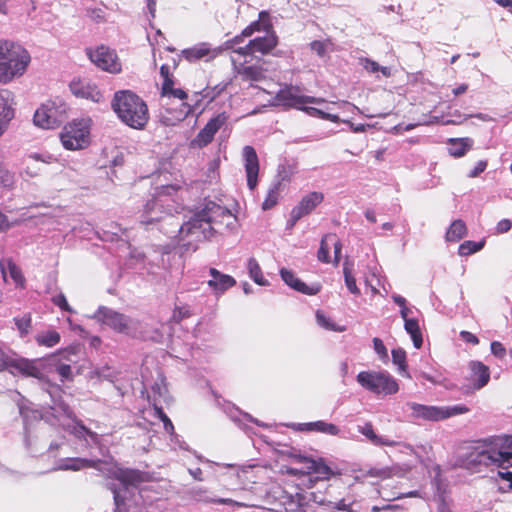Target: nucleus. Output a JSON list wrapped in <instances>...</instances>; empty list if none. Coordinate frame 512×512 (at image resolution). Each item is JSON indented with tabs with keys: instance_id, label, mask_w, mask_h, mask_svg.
<instances>
[{
	"instance_id": "42",
	"label": "nucleus",
	"mask_w": 512,
	"mask_h": 512,
	"mask_svg": "<svg viewBox=\"0 0 512 512\" xmlns=\"http://www.w3.org/2000/svg\"><path fill=\"white\" fill-rule=\"evenodd\" d=\"M344 281L347 289L354 295H360V289L356 285V279L352 274V269L348 261L343 264Z\"/></svg>"
},
{
	"instance_id": "39",
	"label": "nucleus",
	"mask_w": 512,
	"mask_h": 512,
	"mask_svg": "<svg viewBox=\"0 0 512 512\" xmlns=\"http://www.w3.org/2000/svg\"><path fill=\"white\" fill-rule=\"evenodd\" d=\"M247 269L249 276L256 284L260 286H265L268 284V281L264 278L261 267L255 258L252 257L248 259Z\"/></svg>"
},
{
	"instance_id": "43",
	"label": "nucleus",
	"mask_w": 512,
	"mask_h": 512,
	"mask_svg": "<svg viewBox=\"0 0 512 512\" xmlns=\"http://www.w3.org/2000/svg\"><path fill=\"white\" fill-rule=\"evenodd\" d=\"M360 65L369 73L381 72L385 77L390 76V69L388 67L380 66L376 61L369 58H360Z\"/></svg>"
},
{
	"instance_id": "28",
	"label": "nucleus",
	"mask_w": 512,
	"mask_h": 512,
	"mask_svg": "<svg viewBox=\"0 0 512 512\" xmlns=\"http://www.w3.org/2000/svg\"><path fill=\"white\" fill-rule=\"evenodd\" d=\"M188 494L193 500H195L197 502L217 503V504H225V505L238 506V507L243 506L242 503L237 502L230 498L211 497L208 495L207 490L204 488H201V487H195V488L190 489Z\"/></svg>"
},
{
	"instance_id": "20",
	"label": "nucleus",
	"mask_w": 512,
	"mask_h": 512,
	"mask_svg": "<svg viewBox=\"0 0 512 512\" xmlns=\"http://www.w3.org/2000/svg\"><path fill=\"white\" fill-rule=\"evenodd\" d=\"M48 394L51 397V404L49 408L51 410V415L55 419L52 421L47 417V421L52 425H56L60 423L62 417L71 418L73 412L70 409L69 405L66 404L60 396V389L56 386H51L50 390H48Z\"/></svg>"
},
{
	"instance_id": "23",
	"label": "nucleus",
	"mask_w": 512,
	"mask_h": 512,
	"mask_svg": "<svg viewBox=\"0 0 512 512\" xmlns=\"http://www.w3.org/2000/svg\"><path fill=\"white\" fill-rule=\"evenodd\" d=\"M104 463L101 460H92L86 458H66L58 462L57 466L53 470H72L79 471L84 468H95L103 472L102 465Z\"/></svg>"
},
{
	"instance_id": "7",
	"label": "nucleus",
	"mask_w": 512,
	"mask_h": 512,
	"mask_svg": "<svg viewBox=\"0 0 512 512\" xmlns=\"http://www.w3.org/2000/svg\"><path fill=\"white\" fill-rule=\"evenodd\" d=\"M356 380L361 387L377 396H391L399 391L397 380L385 370L361 371Z\"/></svg>"
},
{
	"instance_id": "22",
	"label": "nucleus",
	"mask_w": 512,
	"mask_h": 512,
	"mask_svg": "<svg viewBox=\"0 0 512 512\" xmlns=\"http://www.w3.org/2000/svg\"><path fill=\"white\" fill-rule=\"evenodd\" d=\"M13 94L7 89L0 90V136L14 117Z\"/></svg>"
},
{
	"instance_id": "14",
	"label": "nucleus",
	"mask_w": 512,
	"mask_h": 512,
	"mask_svg": "<svg viewBox=\"0 0 512 512\" xmlns=\"http://www.w3.org/2000/svg\"><path fill=\"white\" fill-rule=\"evenodd\" d=\"M41 360L34 359L29 360L21 357H6L3 360V366L9 370H15L16 372L29 377L41 378L42 370L40 368ZM13 373V371H11Z\"/></svg>"
},
{
	"instance_id": "63",
	"label": "nucleus",
	"mask_w": 512,
	"mask_h": 512,
	"mask_svg": "<svg viewBox=\"0 0 512 512\" xmlns=\"http://www.w3.org/2000/svg\"><path fill=\"white\" fill-rule=\"evenodd\" d=\"M487 167L486 160H480L476 163L475 167L468 173V177L475 178L479 176Z\"/></svg>"
},
{
	"instance_id": "35",
	"label": "nucleus",
	"mask_w": 512,
	"mask_h": 512,
	"mask_svg": "<svg viewBox=\"0 0 512 512\" xmlns=\"http://www.w3.org/2000/svg\"><path fill=\"white\" fill-rule=\"evenodd\" d=\"M48 111L50 110L46 107V104H43L36 110L33 117V121L36 126L43 129L55 128V117L52 116Z\"/></svg>"
},
{
	"instance_id": "1",
	"label": "nucleus",
	"mask_w": 512,
	"mask_h": 512,
	"mask_svg": "<svg viewBox=\"0 0 512 512\" xmlns=\"http://www.w3.org/2000/svg\"><path fill=\"white\" fill-rule=\"evenodd\" d=\"M234 219L229 209L214 201H205L203 207L197 211L187 222L175 223V232L179 231V241L184 245H192L193 242H200L209 238L213 233L212 224L224 223L229 226Z\"/></svg>"
},
{
	"instance_id": "5",
	"label": "nucleus",
	"mask_w": 512,
	"mask_h": 512,
	"mask_svg": "<svg viewBox=\"0 0 512 512\" xmlns=\"http://www.w3.org/2000/svg\"><path fill=\"white\" fill-rule=\"evenodd\" d=\"M30 60L28 51L20 44L0 41V82L8 83L23 75Z\"/></svg>"
},
{
	"instance_id": "12",
	"label": "nucleus",
	"mask_w": 512,
	"mask_h": 512,
	"mask_svg": "<svg viewBox=\"0 0 512 512\" xmlns=\"http://www.w3.org/2000/svg\"><path fill=\"white\" fill-rule=\"evenodd\" d=\"M87 54L98 68L113 74L121 72L119 58L116 52L109 47L101 45L94 50L88 49Z\"/></svg>"
},
{
	"instance_id": "58",
	"label": "nucleus",
	"mask_w": 512,
	"mask_h": 512,
	"mask_svg": "<svg viewBox=\"0 0 512 512\" xmlns=\"http://www.w3.org/2000/svg\"><path fill=\"white\" fill-rule=\"evenodd\" d=\"M373 347L381 360L385 361L388 359V351L380 338L375 337L373 339Z\"/></svg>"
},
{
	"instance_id": "31",
	"label": "nucleus",
	"mask_w": 512,
	"mask_h": 512,
	"mask_svg": "<svg viewBox=\"0 0 512 512\" xmlns=\"http://www.w3.org/2000/svg\"><path fill=\"white\" fill-rule=\"evenodd\" d=\"M52 160L53 157L51 155H41L37 153L30 154L27 157L26 167L20 174L23 177H36L41 172L40 166H38L36 163L39 161L42 163H50Z\"/></svg>"
},
{
	"instance_id": "47",
	"label": "nucleus",
	"mask_w": 512,
	"mask_h": 512,
	"mask_svg": "<svg viewBox=\"0 0 512 512\" xmlns=\"http://www.w3.org/2000/svg\"><path fill=\"white\" fill-rule=\"evenodd\" d=\"M279 189L280 183L277 182L273 184L272 187L268 190L267 196L262 203L263 210H270L277 204L279 197Z\"/></svg>"
},
{
	"instance_id": "4",
	"label": "nucleus",
	"mask_w": 512,
	"mask_h": 512,
	"mask_svg": "<svg viewBox=\"0 0 512 512\" xmlns=\"http://www.w3.org/2000/svg\"><path fill=\"white\" fill-rule=\"evenodd\" d=\"M109 478L116 479L118 483H109L108 487L113 493L115 511L128 512L127 500L133 494V490L144 482L147 478L146 473L134 469H123L112 466L107 470Z\"/></svg>"
},
{
	"instance_id": "33",
	"label": "nucleus",
	"mask_w": 512,
	"mask_h": 512,
	"mask_svg": "<svg viewBox=\"0 0 512 512\" xmlns=\"http://www.w3.org/2000/svg\"><path fill=\"white\" fill-rule=\"evenodd\" d=\"M314 501L321 504V505H327L331 507L332 509H336L341 512H356L353 510V501L347 498H342L339 500H330L326 497H318L317 495L313 494Z\"/></svg>"
},
{
	"instance_id": "6",
	"label": "nucleus",
	"mask_w": 512,
	"mask_h": 512,
	"mask_svg": "<svg viewBox=\"0 0 512 512\" xmlns=\"http://www.w3.org/2000/svg\"><path fill=\"white\" fill-rule=\"evenodd\" d=\"M473 455L474 462L487 467L505 468L512 466V435L491 440L482 449H477Z\"/></svg>"
},
{
	"instance_id": "51",
	"label": "nucleus",
	"mask_w": 512,
	"mask_h": 512,
	"mask_svg": "<svg viewBox=\"0 0 512 512\" xmlns=\"http://www.w3.org/2000/svg\"><path fill=\"white\" fill-rule=\"evenodd\" d=\"M510 466L502 468L497 467L499 470L497 476L494 478L496 482L499 480L504 481L506 486H499L501 492L512 491V472L508 470Z\"/></svg>"
},
{
	"instance_id": "30",
	"label": "nucleus",
	"mask_w": 512,
	"mask_h": 512,
	"mask_svg": "<svg viewBox=\"0 0 512 512\" xmlns=\"http://www.w3.org/2000/svg\"><path fill=\"white\" fill-rule=\"evenodd\" d=\"M70 90L76 96L85 99L97 101L99 92L95 86H91L89 82L77 80L70 83Z\"/></svg>"
},
{
	"instance_id": "50",
	"label": "nucleus",
	"mask_w": 512,
	"mask_h": 512,
	"mask_svg": "<svg viewBox=\"0 0 512 512\" xmlns=\"http://www.w3.org/2000/svg\"><path fill=\"white\" fill-rule=\"evenodd\" d=\"M300 110L306 112L310 116L319 117L334 123H338L340 121V118L337 115L324 112L323 110L315 107H307L306 105H302Z\"/></svg>"
},
{
	"instance_id": "25",
	"label": "nucleus",
	"mask_w": 512,
	"mask_h": 512,
	"mask_svg": "<svg viewBox=\"0 0 512 512\" xmlns=\"http://www.w3.org/2000/svg\"><path fill=\"white\" fill-rule=\"evenodd\" d=\"M297 429L299 431H314L330 436L349 438L348 436L342 434L341 429L337 425L322 420L307 423H299Z\"/></svg>"
},
{
	"instance_id": "24",
	"label": "nucleus",
	"mask_w": 512,
	"mask_h": 512,
	"mask_svg": "<svg viewBox=\"0 0 512 512\" xmlns=\"http://www.w3.org/2000/svg\"><path fill=\"white\" fill-rule=\"evenodd\" d=\"M280 276L286 285L300 293L306 295H315L320 291L319 285L309 286L305 284L299 278H297L291 270H288L286 268L280 269Z\"/></svg>"
},
{
	"instance_id": "34",
	"label": "nucleus",
	"mask_w": 512,
	"mask_h": 512,
	"mask_svg": "<svg viewBox=\"0 0 512 512\" xmlns=\"http://www.w3.org/2000/svg\"><path fill=\"white\" fill-rule=\"evenodd\" d=\"M225 412L227 413V415L231 418L232 421H234L235 423H237L241 428H243L244 430L247 429V423H255L257 425H261L260 422L257 420V419H254L251 415H249L248 413H244L242 411H240L238 408H236L235 406H232V405H229L226 409H225Z\"/></svg>"
},
{
	"instance_id": "11",
	"label": "nucleus",
	"mask_w": 512,
	"mask_h": 512,
	"mask_svg": "<svg viewBox=\"0 0 512 512\" xmlns=\"http://www.w3.org/2000/svg\"><path fill=\"white\" fill-rule=\"evenodd\" d=\"M324 102L325 100L322 98L301 95L298 88L292 86L280 90L275 96V105L283 106L286 109L295 108L300 110L302 105L321 104Z\"/></svg>"
},
{
	"instance_id": "15",
	"label": "nucleus",
	"mask_w": 512,
	"mask_h": 512,
	"mask_svg": "<svg viewBox=\"0 0 512 512\" xmlns=\"http://www.w3.org/2000/svg\"><path fill=\"white\" fill-rule=\"evenodd\" d=\"M228 117L223 113H219L211 118L207 124L199 131L197 136L192 140L194 147L202 148L212 142L215 134L226 123Z\"/></svg>"
},
{
	"instance_id": "61",
	"label": "nucleus",
	"mask_w": 512,
	"mask_h": 512,
	"mask_svg": "<svg viewBox=\"0 0 512 512\" xmlns=\"http://www.w3.org/2000/svg\"><path fill=\"white\" fill-rule=\"evenodd\" d=\"M75 435L79 438L83 437L84 435L89 436L94 442L97 441L98 435L95 432L90 431L85 426L80 425L75 428Z\"/></svg>"
},
{
	"instance_id": "45",
	"label": "nucleus",
	"mask_w": 512,
	"mask_h": 512,
	"mask_svg": "<svg viewBox=\"0 0 512 512\" xmlns=\"http://www.w3.org/2000/svg\"><path fill=\"white\" fill-rule=\"evenodd\" d=\"M484 245H485L484 240L478 241V242L471 241V240L464 241L459 246L458 254L460 256L471 255L473 253L480 251L484 247Z\"/></svg>"
},
{
	"instance_id": "46",
	"label": "nucleus",
	"mask_w": 512,
	"mask_h": 512,
	"mask_svg": "<svg viewBox=\"0 0 512 512\" xmlns=\"http://www.w3.org/2000/svg\"><path fill=\"white\" fill-rule=\"evenodd\" d=\"M15 185V175L0 162V187L12 190Z\"/></svg>"
},
{
	"instance_id": "2",
	"label": "nucleus",
	"mask_w": 512,
	"mask_h": 512,
	"mask_svg": "<svg viewBox=\"0 0 512 512\" xmlns=\"http://www.w3.org/2000/svg\"><path fill=\"white\" fill-rule=\"evenodd\" d=\"M179 189L178 185H165L160 188L157 195L148 200L144 205L143 211L139 217L140 223L144 225L154 224L156 222H164L170 228L161 227V231L169 237H177L179 239V231L175 230V223L180 221L172 215V211L176 208L169 197Z\"/></svg>"
},
{
	"instance_id": "57",
	"label": "nucleus",
	"mask_w": 512,
	"mask_h": 512,
	"mask_svg": "<svg viewBox=\"0 0 512 512\" xmlns=\"http://www.w3.org/2000/svg\"><path fill=\"white\" fill-rule=\"evenodd\" d=\"M52 302L54 305L59 307L61 310L72 313L74 312L71 306L68 304L66 297L63 293L55 295L52 297Z\"/></svg>"
},
{
	"instance_id": "56",
	"label": "nucleus",
	"mask_w": 512,
	"mask_h": 512,
	"mask_svg": "<svg viewBox=\"0 0 512 512\" xmlns=\"http://www.w3.org/2000/svg\"><path fill=\"white\" fill-rule=\"evenodd\" d=\"M56 371L61 377V381L70 380L72 378V369L69 363H57Z\"/></svg>"
},
{
	"instance_id": "3",
	"label": "nucleus",
	"mask_w": 512,
	"mask_h": 512,
	"mask_svg": "<svg viewBox=\"0 0 512 512\" xmlns=\"http://www.w3.org/2000/svg\"><path fill=\"white\" fill-rule=\"evenodd\" d=\"M111 106L118 118L131 128L142 129L148 122L147 104L130 90L117 91L114 94Z\"/></svg>"
},
{
	"instance_id": "32",
	"label": "nucleus",
	"mask_w": 512,
	"mask_h": 512,
	"mask_svg": "<svg viewBox=\"0 0 512 512\" xmlns=\"http://www.w3.org/2000/svg\"><path fill=\"white\" fill-rule=\"evenodd\" d=\"M473 140L469 137L450 139L448 144L449 154L454 157H462L473 146Z\"/></svg>"
},
{
	"instance_id": "55",
	"label": "nucleus",
	"mask_w": 512,
	"mask_h": 512,
	"mask_svg": "<svg viewBox=\"0 0 512 512\" xmlns=\"http://www.w3.org/2000/svg\"><path fill=\"white\" fill-rule=\"evenodd\" d=\"M77 347H70L59 353V363H75L77 361Z\"/></svg>"
},
{
	"instance_id": "37",
	"label": "nucleus",
	"mask_w": 512,
	"mask_h": 512,
	"mask_svg": "<svg viewBox=\"0 0 512 512\" xmlns=\"http://www.w3.org/2000/svg\"><path fill=\"white\" fill-rule=\"evenodd\" d=\"M265 17H268L267 12H260L259 20L254 21L250 25H248L242 31V35L250 37L253 35L254 32L264 31L265 33H267V31H271V25L264 19Z\"/></svg>"
},
{
	"instance_id": "29",
	"label": "nucleus",
	"mask_w": 512,
	"mask_h": 512,
	"mask_svg": "<svg viewBox=\"0 0 512 512\" xmlns=\"http://www.w3.org/2000/svg\"><path fill=\"white\" fill-rule=\"evenodd\" d=\"M237 73L243 81L259 82L265 79V69L261 64H240Z\"/></svg>"
},
{
	"instance_id": "62",
	"label": "nucleus",
	"mask_w": 512,
	"mask_h": 512,
	"mask_svg": "<svg viewBox=\"0 0 512 512\" xmlns=\"http://www.w3.org/2000/svg\"><path fill=\"white\" fill-rule=\"evenodd\" d=\"M316 321L319 326L325 329L335 330L330 320L321 311L316 312Z\"/></svg>"
},
{
	"instance_id": "44",
	"label": "nucleus",
	"mask_w": 512,
	"mask_h": 512,
	"mask_svg": "<svg viewBox=\"0 0 512 512\" xmlns=\"http://www.w3.org/2000/svg\"><path fill=\"white\" fill-rule=\"evenodd\" d=\"M392 361L403 376L410 377L407 372L406 352L402 348L392 350Z\"/></svg>"
},
{
	"instance_id": "9",
	"label": "nucleus",
	"mask_w": 512,
	"mask_h": 512,
	"mask_svg": "<svg viewBox=\"0 0 512 512\" xmlns=\"http://www.w3.org/2000/svg\"><path fill=\"white\" fill-rule=\"evenodd\" d=\"M406 407L411 410L412 418L426 421H440L469 412V408L465 405L438 407L423 405L416 402H407Z\"/></svg>"
},
{
	"instance_id": "10",
	"label": "nucleus",
	"mask_w": 512,
	"mask_h": 512,
	"mask_svg": "<svg viewBox=\"0 0 512 512\" xmlns=\"http://www.w3.org/2000/svg\"><path fill=\"white\" fill-rule=\"evenodd\" d=\"M89 126L86 120L69 123L60 134L62 145L67 150H79L89 144Z\"/></svg>"
},
{
	"instance_id": "16",
	"label": "nucleus",
	"mask_w": 512,
	"mask_h": 512,
	"mask_svg": "<svg viewBox=\"0 0 512 512\" xmlns=\"http://www.w3.org/2000/svg\"><path fill=\"white\" fill-rule=\"evenodd\" d=\"M18 406H19L20 415L23 417V421L25 424V430H26L25 444H26L28 451L33 455L42 453V450L45 448L46 444L41 442V439H40L41 437L39 434L32 435L30 433V431L28 430V420L30 417V413L32 414V417L37 420H40L43 416L38 411H32L28 407L24 406L23 404H19Z\"/></svg>"
},
{
	"instance_id": "48",
	"label": "nucleus",
	"mask_w": 512,
	"mask_h": 512,
	"mask_svg": "<svg viewBox=\"0 0 512 512\" xmlns=\"http://www.w3.org/2000/svg\"><path fill=\"white\" fill-rule=\"evenodd\" d=\"M162 96L164 97H174V98H178L180 100H183L185 98H187V94L184 90L180 89V88H174L173 87V81L172 80H168L166 82H163L162 84Z\"/></svg>"
},
{
	"instance_id": "38",
	"label": "nucleus",
	"mask_w": 512,
	"mask_h": 512,
	"mask_svg": "<svg viewBox=\"0 0 512 512\" xmlns=\"http://www.w3.org/2000/svg\"><path fill=\"white\" fill-rule=\"evenodd\" d=\"M467 233L465 223L460 220H454L446 232V240L449 242L460 241Z\"/></svg>"
},
{
	"instance_id": "54",
	"label": "nucleus",
	"mask_w": 512,
	"mask_h": 512,
	"mask_svg": "<svg viewBox=\"0 0 512 512\" xmlns=\"http://www.w3.org/2000/svg\"><path fill=\"white\" fill-rule=\"evenodd\" d=\"M8 269H9L10 277L13 279L15 284L17 286L23 287L24 286V282H25V278H24L20 268L16 264H14L13 262L9 261Z\"/></svg>"
},
{
	"instance_id": "59",
	"label": "nucleus",
	"mask_w": 512,
	"mask_h": 512,
	"mask_svg": "<svg viewBox=\"0 0 512 512\" xmlns=\"http://www.w3.org/2000/svg\"><path fill=\"white\" fill-rule=\"evenodd\" d=\"M491 353L498 359H503L506 356V348L499 341H492L490 344Z\"/></svg>"
},
{
	"instance_id": "40",
	"label": "nucleus",
	"mask_w": 512,
	"mask_h": 512,
	"mask_svg": "<svg viewBox=\"0 0 512 512\" xmlns=\"http://www.w3.org/2000/svg\"><path fill=\"white\" fill-rule=\"evenodd\" d=\"M45 104L50 110V114L55 117V127L59 126L66 118V104L61 101L59 103L51 101Z\"/></svg>"
},
{
	"instance_id": "41",
	"label": "nucleus",
	"mask_w": 512,
	"mask_h": 512,
	"mask_svg": "<svg viewBox=\"0 0 512 512\" xmlns=\"http://www.w3.org/2000/svg\"><path fill=\"white\" fill-rule=\"evenodd\" d=\"M335 238H336V235L332 234V233L325 234L322 237L320 247L317 252V258L320 262H323V263L330 262V256H329L330 244Z\"/></svg>"
},
{
	"instance_id": "21",
	"label": "nucleus",
	"mask_w": 512,
	"mask_h": 512,
	"mask_svg": "<svg viewBox=\"0 0 512 512\" xmlns=\"http://www.w3.org/2000/svg\"><path fill=\"white\" fill-rule=\"evenodd\" d=\"M471 388L480 390L486 386L490 380L489 367L480 361L469 362Z\"/></svg>"
},
{
	"instance_id": "19",
	"label": "nucleus",
	"mask_w": 512,
	"mask_h": 512,
	"mask_svg": "<svg viewBox=\"0 0 512 512\" xmlns=\"http://www.w3.org/2000/svg\"><path fill=\"white\" fill-rule=\"evenodd\" d=\"M244 167L247 177V186L254 190L257 186L259 173V159L256 150L252 146H245L242 151Z\"/></svg>"
},
{
	"instance_id": "53",
	"label": "nucleus",
	"mask_w": 512,
	"mask_h": 512,
	"mask_svg": "<svg viewBox=\"0 0 512 512\" xmlns=\"http://www.w3.org/2000/svg\"><path fill=\"white\" fill-rule=\"evenodd\" d=\"M392 299L400 307V315L402 319L404 321H406V319H411L409 315L412 314V310L406 306V299L398 294H393Z\"/></svg>"
},
{
	"instance_id": "64",
	"label": "nucleus",
	"mask_w": 512,
	"mask_h": 512,
	"mask_svg": "<svg viewBox=\"0 0 512 512\" xmlns=\"http://www.w3.org/2000/svg\"><path fill=\"white\" fill-rule=\"evenodd\" d=\"M190 316V311L188 308L186 307H179V308H176L173 312V319L176 321V322H179L181 321L182 319L186 318V317H189Z\"/></svg>"
},
{
	"instance_id": "27",
	"label": "nucleus",
	"mask_w": 512,
	"mask_h": 512,
	"mask_svg": "<svg viewBox=\"0 0 512 512\" xmlns=\"http://www.w3.org/2000/svg\"><path fill=\"white\" fill-rule=\"evenodd\" d=\"M357 430L359 433L365 436L366 439L374 446L393 447L400 444L397 441L376 434L371 422H366L363 425H358Z\"/></svg>"
},
{
	"instance_id": "52",
	"label": "nucleus",
	"mask_w": 512,
	"mask_h": 512,
	"mask_svg": "<svg viewBox=\"0 0 512 512\" xmlns=\"http://www.w3.org/2000/svg\"><path fill=\"white\" fill-rule=\"evenodd\" d=\"M36 341L39 345L46 347H53L60 341V335L56 331H47L36 337Z\"/></svg>"
},
{
	"instance_id": "8",
	"label": "nucleus",
	"mask_w": 512,
	"mask_h": 512,
	"mask_svg": "<svg viewBox=\"0 0 512 512\" xmlns=\"http://www.w3.org/2000/svg\"><path fill=\"white\" fill-rule=\"evenodd\" d=\"M95 317L118 333L131 337H137L140 334V322L138 320L111 308L99 307Z\"/></svg>"
},
{
	"instance_id": "17",
	"label": "nucleus",
	"mask_w": 512,
	"mask_h": 512,
	"mask_svg": "<svg viewBox=\"0 0 512 512\" xmlns=\"http://www.w3.org/2000/svg\"><path fill=\"white\" fill-rule=\"evenodd\" d=\"M324 199L321 192H310L302 197L298 205H296L290 213V226H294L302 217L310 214Z\"/></svg>"
},
{
	"instance_id": "26",
	"label": "nucleus",
	"mask_w": 512,
	"mask_h": 512,
	"mask_svg": "<svg viewBox=\"0 0 512 512\" xmlns=\"http://www.w3.org/2000/svg\"><path fill=\"white\" fill-rule=\"evenodd\" d=\"M209 273L212 278L208 280L207 284L216 294L224 293L236 283L233 277L223 274L215 268H210Z\"/></svg>"
},
{
	"instance_id": "49",
	"label": "nucleus",
	"mask_w": 512,
	"mask_h": 512,
	"mask_svg": "<svg viewBox=\"0 0 512 512\" xmlns=\"http://www.w3.org/2000/svg\"><path fill=\"white\" fill-rule=\"evenodd\" d=\"M14 323L19 331L21 337H25L29 334L32 325V318L29 313L24 314L21 317H14Z\"/></svg>"
},
{
	"instance_id": "60",
	"label": "nucleus",
	"mask_w": 512,
	"mask_h": 512,
	"mask_svg": "<svg viewBox=\"0 0 512 512\" xmlns=\"http://www.w3.org/2000/svg\"><path fill=\"white\" fill-rule=\"evenodd\" d=\"M310 49L318 56L323 57L326 53V43L320 40L312 41L310 43Z\"/></svg>"
},
{
	"instance_id": "36",
	"label": "nucleus",
	"mask_w": 512,
	"mask_h": 512,
	"mask_svg": "<svg viewBox=\"0 0 512 512\" xmlns=\"http://www.w3.org/2000/svg\"><path fill=\"white\" fill-rule=\"evenodd\" d=\"M404 329L410 335L414 347L416 349L421 348L423 344V338L418 321L414 318L406 319V321H404Z\"/></svg>"
},
{
	"instance_id": "18",
	"label": "nucleus",
	"mask_w": 512,
	"mask_h": 512,
	"mask_svg": "<svg viewBox=\"0 0 512 512\" xmlns=\"http://www.w3.org/2000/svg\"><path fill=\"white\" fill-rule=\"evenodd\" d=\"M222 51L221 47H211L207 42L198 43L190 48L183 49L181 55L188 62L193 63L200 60L211 61Z\"/></svg>"
},
{
	"instance_id": "13",
	"label": "nucleus",
	"mask_w": 512,
	"mask_h": 512,
	"mask_svg": "<svg viewBox=\"0 0 512 512\" xmlns=\"http://www.w3.org/2000/svg\"><path fill=\"white\" fill-rule=\"evenodd\" d=\"M278 43L277 36L273 31H267L263 36H257L250 40L249 43L243 47L234 49V52L246 56L254 53L268 54L276 47Z\"/></svg>"
}]
</instances>
